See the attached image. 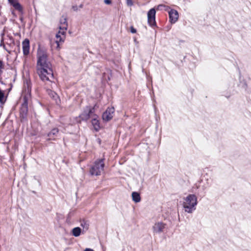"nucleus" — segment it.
Wrapping results in <instances>:
<instances>
[{
	"label": "nucleus",
	"mask_w": 251,
	"mask_h": 251,
	"mask_svg": "<svg viewBox=\"0 0 251 251\" xmlns=\"http://www.w3.org/2000/svg\"><path fill=\"white\" fill-rule=\"evenodd\" d=\"M155 10L153 8L150 9L148 12V22L149 25L151 26H155L156 25L155 22Z\"/></svg>",
	"instance_id": "0eeeda50"
},
{
	"label": "nucleus",
	"mask_w": 251,
	"mask_h": 251,
	"mask_svg": "<svg viewBox=\"0 0 251 251\" xmlns=\"http://www.w3.org/2000/svg\"><path fill=\"white\" fill-rule=\"evenodd\" d=\"M52 96H53V98L56 97V98H58V96H57V95L55 93H54V92H53V93H52Z\"/></svg>",
	"instance_id": "2f4dec72"
},
{
	"label": "nucleus",
	"mask_w": 251,
	"mask_h": 251,
	"mask_svg": "<svg viewBox=\"0 0 251 251\" xmlns=\"http://www.w3.org/2000/svg\"><path fill=\"white\" fill-rule=\"evenodd\" d=\"M59 29L67 30L68 28L67 18L66 16H62L60 19Z\"/></svg>",
	"instance_id": "4468645a"
},
{
	"label": "nucleus",
	"mask_w": 251,
	"mask_h": 251,
	"mask_svg": "<svg viewBox=\"0 0 251 251\" xmlns=\"http://www.w3.org/2000/svg\"><path fill=\"white\" fill-rule=\"evenodd\" d=\"M3 63L2 61L0 60V70L3 68Z\"/></svg>",
	"instance_id": "cd10ccee"
},
{
	"label": "nucleus",
	"mask_w": 251,
	"mask_h": 251,
	"mask_svg": "<svg viewBox=\"0 0 251 251\" xmlns=\"http://www.w3.org/2000/svg\"><path fill=\"white\" fill-rule=\"evenodd\" d=\"M132 201L136 203L141 201V197L140 194L137 192H133L131 194Z\"/></svg>",
	"instance_id": "dca6fc26"
},
{
	"label": "nucleus",
	"mask_w": 251,
	"mask_h": 251,
	"mask_svg": "<svg viewBox=\"0 0 251 251\" xmlns=\"http://www.w3.org/2000/svg\"><path fill=\"white\" fill-rule=\"evenodd\" d=\"M37 73L40 78L42 81H50V78H53V74L52 69L37 70Z\"/></svg>",
	"instance_id": "423d86ee"
},
{
	"label": "nucleus",
	"mask_w": 251,
	"mask_h": 251,
	"mask_svg": "<svg viewBox=\"0 0 251 251\" xmlns=\"http://www.w3.org/2000/svg\"><path fill=\"white\" fill-rule=\"evenodd\" d=\"M4 45V43H3V39H2L1 40V41H0V47H3V46Z\"/></svg>",
	"instance_id": "c756f323"
},
{
	"label": "nucleus",
	"mask_w": 251,
	"mask_h": 251,
	"mask_svg": "<svg viewBox=\"0 0 251 251\" xmlns=\"http://www.w3.org/2000/svg\"><path fill=\"white\" fill-rule=\"evenodd\" d=\"M28 113V100L26 97H24V101L21 105L20 109V115L22 122H25L27 121V116Z\"/></svg>",
	"instance_id": "39448f33"
},
{
	"label": "nucleus",
	"mask_w": 251,
	"mask_h": 251,
	"mask_svg": "<svg viewBox=\"0 0 251 251\" xmlns=\"http://www.w3.org/2000/svg\"><path fill=\"white\" fill-rule=\"evenodd\" d=\"M185 201L183 203V207L185 211L188 213H191L196 209L197 205V198L194 194H189L184 199Z\"/></svg>",
	"instance_id": "f03ea898"
},
{
	"label": "nucleus",
	"mask_w": 251,
	"mask_h": 251,
	"mask_svg": "<svg viewBox=\"0 0 251 251\" xmlns=\"http://www.w3.org/2000/svg\"><path fill=\"white\" fill-rule=\"evenodd\" d=\"M115 109L113 107H108L106 111L102 114V118L105 122L109 121L113 117Z\"/></svg>",
	"instance_id": "1a4fd4ad"
},
{
	"label": "nucleus",
	"mask_w": 251,
	"mask_h": 251,
	"mask_svg": "<svg viewBox=\"0 0 251 251\" xmlns=\"http://www.w3.org/2000/svg\"><path fill=\"white\" fill-rule=\"evenodd\" d=\"M243 87H244L245 89H246L247 88V84L246 82H244L243 84Z\"/></svg>",
	"instance_id": "7c9ffc66"
},
{
	"label": "nucleus",
	"mask_w": 251,
	"mask_h": 251,
	"mask_svg": "<svg viewBox=\"0 0 251 251\" xmlns=\"http://www.w3.org/2000/svg\"><path fill=\"white\" fill-rule=\"evenodd\" d=\"M98 116L97 115H93V117L92 118L91 123L94 130L96 131H98L100 128V123L98 119Z\"/></svg>",
	"instance_id": "f8f14e48"
},
{
	"label": "nucleus",
	"mask_w": 251,
	"mask_h": 251,
	"mask_svg": "<svg viewBox=\"0 0 251 251\" xmlns=\"http://www.w3.org/2000/svg\"><path fill=\"white\" fill-rule=\"evenodd\" d=\"M66 30H67L60 29L58 33L60 35H65Z\"/></svg>",
	"instance_id": "5701e85b"
},
{
	"label": "nucleus",
	"mask_w": 251,
	"mask_h": 251,
	"mask_svg": "<svg viewBox=\"0 0 251 251\" xmlns=\"http://www.w3.org/2000/svg\"><path fill=\"white\" fill-rule=\"evenodd\" d=\"M37 70L52 69L51 64L48 59V55L46 50L39 48L37 50Z\"/></svg>",
	"instance_id": "f257e3e1"
},
{
	"label": "nucleus",
	"mask_w": 251,
	"mask_h": 251,
	"mask_svg": "<svg viewBox=\"0 0 251 251\" xmlns=\"http://www.w3.org/2000/svg\"><path fill=\"white\" fill-rule=\"evenodd\" d=\"M83 5L82 4H80V5H79V7L80 8H82L83 7Z\"/></svg>",
	"instance_id": "473e14b6"
},
{
	"label": "nucleus",
	"mask_w": 251,
	"mask_h": 251,
	"mask_svg": "<svg viewBox=\"0 0 251 251\" xmlns=\"http://www.w3.org/2000/svg\"><path fill=\"white\" fill-rule=\"evenodd\" d=\"M104 2L106 4H110L112 3V1L111 0H104Z\"/></svg>",
	"instance_id": "393cba45"
},
{
	"label": "nucleus",
	"mask_w": 251,
	"mask_h": 251,
	"mask_svg": "<svg viewBox=\"0 0 251 251\" xmlns=\"http://www.w3.org/2000/svg\"><path fill=\"white\" fill-rule=\"evenodd\" d=\"M59 133V129L58 128L55 127L52 128L48 133H47L46 138L47 141L55 140Z\"/></svg>",
	"instance_id": "9d476101"
},
{
	"label": "nucleus",
	"mask_w": 251,
	"mask_h": 251,
	"mask_svg": "<svg viewBox=\"0 0 251 251\" xmlns=\"http://www.w3.org/2000/svg\"><path fill=\"white\" fill-rule=\"evenodd\" d=\"M169 21L171 24H175L178 18V12L174 9H171L168 11Z\"/></svg>",
	"instance_id": "9b49d317"
},
{
	"label": "nucleus",
	"mask_w": 251,
	"mask_h": 251,
	"mask_svg": "<svg viewBox=\"0 0 251 251\" xmlns=\"http://www.w3.org/2000/svg\"><path fill=\"white\" fill-rule=\"evenodd\" d=\"M23 54L27 55L29 52V40L28 39H25L22 42Z\"/></svg>",
	"instance_id": "ddd939ff"
},
{
	"label": "nucleus",
	"mask_w": 251,
	"mask_h": 251,
	"mask_svg": "<svg viewBox=\"0 0 251 251\" xmlns=\"http://www.w3.org/2000/svg\"><path fill=\"white\" fill-rule=\"evenodd\" d=\"M167 228V225L163 222H157L152 227L154 233L159 234L163 232Z\"/></svg>",
	"instance_id": "6e6552de"
},
{
	"label": "nucleus",
	"mask_w": 251,
	"mask_h": 251,
	"mask_svg": "<svg viewBox=\"0 0 251 251\" xmlns=\"http://www.w3.org/2000/svg\"><path fill=\"white\" fill-rule=\"evenodd\" d=\"M170 7L169 6L165 5V8H164V10L166 11H169L170 10Z\"/></svg>",
	"instance_id": "a878e982"
},
{
	"label": "nucleus",
	"mask_w": 251,
	"mask_h": 251,
	"mask_svg": "<svg viewBox=\"0 0 251 251\" xmlns=\"http://www.w3.org/2000/svg\"><path fill=\"white\" fill-rule=\"evenodd\" d=\"M72 9H73L74 11H76L78 10V7L76 5H73L72 6Z\"/></svg>",
	"instance_id": "bb28decb"
},
{
	"label": "nucleus",
	"mask_w": 251,
	"mask_h": 251,
	"mask_svg": "<svg viewBox=\"0 0 251 251\" xmlns=\"http://www.w3.org/2000/svg\"><path fill=\"white\" fill-rule=\"evenodd\" d=\"M164 8H165L164 4H159L157 7V10H164Z\"/></svg>",
	"instance_id": "412c9836"
},
{
	"label": "nucleus",
	"mask_w": 251,
	"mask_h": 251,
	"mask_svg": "<svg viewBox=\"0 0 251 251\" xmlns=\"http://www.w3.org/2000/svg\"><path fill=\"white\" fill-rule=\"evenodd\" d=\"M104 167V159H99L96 160L90 168V174L92 176H100Z\"/></svg>",
	"instance_id": "20e7f679"
},
{
	"label": "nucleus",
	"mask_w": 251,
	"mask_h": 251,
	"mask_svg": "<svg viewBox=\"0 0 251 251\" xmlns=\"http://www.w3.org/2000/svg\"><path fill=\"white\" fill-rule=\"evenodd\" d=\"M84 251H95L93 249L91 248H86Z\"/></svg>",
	"instance_id": "c85d7f7f"
},
{
	"label": "nucleus",
	"mask_w": 251,
	"mask_h": 251,
	"mask_svg": "<svg viewBox=\"0 0 251 251\" xmlns=\"http://www.w3.org/2000/svg\"><path fill=\"white\" fill-rule=\"evenodd\" d=\"M9 2L15 8V9L22 11L23 7L20 3L17 1L16 0H8Z\"/></svg>",
	"instance_id": "2eb2a0df"
},
{
	"label": "nucleus",
	"mask_w": 251,
	"mask_h": 251,
	"mask_svg": "<svg viewBox=\"0 0 251 251\" xmlns=\"http://www.w3.org/2000/svg\"><path fill=\"white\" fill-rule=\"evenodd\" d=\"M127 5L128 6H131L133 5V2L132 0H126Z\"/></svg>",
	"instance_id": "b1692460"
},
{
	"label": "nucleus",
	"mask_w": 251,
	"mask_h": 251,
	"mask_svg": "<svg viewBox=\"0 0 251 251\" xmlns=\"http://www.w3.org/2000/svg\"><path fill=\"white\" fill-rule=\"evenodd\" d=\"M130 31L132 33H135L137 31L136 29L133 26H131L130 27Z\"/></svg>",
	"instance_id": "4be33fe9"
},
{
	"label": "nucleus",
	"mask_w": 251,
	"mask_h": 251,
	"mask_svg": "<svg viewBox=\"0 0 251 251\" xmlns=\"http://www.w3.org/2000/svg\"><path fill=\"white\" fill-rule=\"evenodd\" d=\"M6 100V98H5L4 93H0V103L3 104Z\"/></svg>",
	"instance_id": "6ab92c4d"
},
{
	"label": "nucleus",
	"mask_w": 251,
	"mask_h": 251,
	"mask_svg": "<svg viewBox=\"0 0 251 251\" xmlns=\"http://www.w3.org/2000/svg\"><path fill=\"white\" fill-rule=\"evenodd\" d=\"M96 106V104L93 107L90 106H85L83 108L82 112L79 115L78 117L76 118V122L80 123L81 121H87L90 118H92L93 115H95V107Z\"/></svg>",
	"instance_id": "7ed1b4c3"
},
{
	"label": "nucleus",
	"mask_w": 251,
	"mask_h": 251,
	"mask_svg": "<svg viewBox=\"0 0 251 251\" xmlns=\"http://www.w3.org/2000/svg\"><path fill=\"white\" fill-rule=\"evenodd\" d=\"M0 93H4V92L0 89Z\"/></svg>",
	"instance_id": "72a5a7b5"
},
{
	"label": "nucleus",
	"mask_w": 251,
	"mask_h": 251,
	"mask_svg": "<svg viewBox=\"0 0 251 251\" xmlns=\"http://www.w3.org/2000/svg\"><path fill=\"white\" fill-rule=\"evenodd\" d=\"M55 36H56L57 39H59V41L57 40L56 41V44H57L58 46L59 45V42H64V39L65 36L62 37L61 36V35L60 34H59L58 33H57L56 34Z\"/></svg>",
	"instance_id": "a211bd4d"
},
{
	"label": "nucleus",
	"mask_w": 251,
	"mask_h": 251,
	"mask_svg": "<svg viewBox=\"0 0 251 251\" xmlns=\"http://www.w3.org/2000/svg\"><path fill=\"white\" fill-rule=\"evenodd\" d=\"M81 232V229L79 227H75L72 229V233L75 237L79 236Z\"/></svg>",
	"instance_id": "f3484780"
},
{
	"label": "nucleus",
	"mask_w": 251,
	"mask_h": 251,
	"mask_svg": "<svg viewBox=\"0 0 251 251\" xmlns=\"http://www.w3.org/2000/svg\"><path fill=\"white\" fill-rule=\"evenodd\" d=\"M80 226L83 228H85L86 229H88L89 228V224H88L84 220H83L82 222H81Z\"/></svg>",
	"instance_id": "aec40b11"
},
{
	"label": "nucleus",
	"mask_w": 251,
	"mask_h": 251,
	"mask_svg": "<svg viewBox=\"0 0 251 251\" xmlns=\"http://www.w3.org/2000/svg\"><path fill=\"white\" fill-rule=\"evenodd\" d=\"M3 48L5 50H6V49H5V45H3Z\"/></svg>",
	"instance_id": "c9c22d12"
},
{
	"label": "nucleus",
	"mask_w": 251,
	"mask_h": 251,
	"mask_svg": "<svg viewBox=\"0 0 251 251\" xmlns=\"http://www.w3.org/2000/svg\"><path fill=\"white\" fill-rule=\"evenodd\" d=\"M3 48L5 50H6V49H5V45H3Z\"/></svg>",
	"instance_id": "f704fd0d"
}]
</instances>
